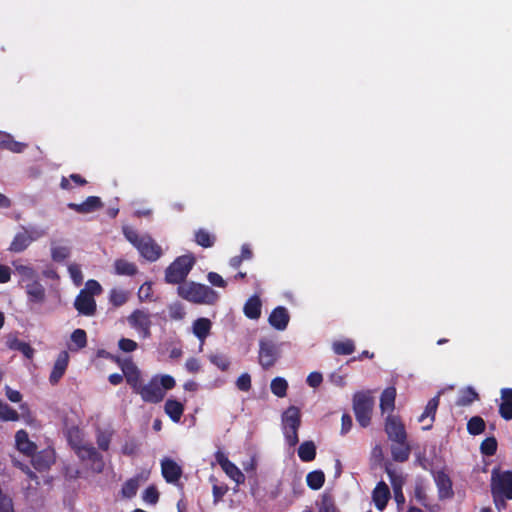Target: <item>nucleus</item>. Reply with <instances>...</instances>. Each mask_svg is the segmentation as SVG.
<instances>
[{
	"mask_svg": "<svg viewBox=\"0 0 512 512\" xmlns=\"http://www.w3.org/2000/svg\"><path fill=\"white\" fill-rule=\"evenodd\" d=\"M262 302L259 296L253 295L245 302L243 307L244 315L252 320H258L261 316Z\"/></svg>",
	"mask_w": 512,
	"mask_h": 512,
	"instance_id": "nucleus-22",
	"label": "nucleus"
},
{
	"mask_svg": "<svg viewBox=\"0 0 512 512\" xmlns=\"http://www.w3.org/2000/svg\"><path fill=\"white\" fill-rule=\"evenodd\" d=\"M16 272L21 277V282H32L37 279V272L31 267L23 264L13 263Z\"/></svg>",
	"mask_w": 512,
	"mask_h": 512,
	"instance_id": "nucleus-37",
	"label": "nucleus"
},
{
	"mask_svg": "<svg viewBox=\"0 0 512 512\" xmlns=\"http://www.w3.org/2000/svg\"><path fill=\"white\" fill-rule=\"evenodd\" d=\"M162 476L167 483H176L182 476V468L172 459L165 458L161 462Z\"/></svg>",
	"mask_w": 512,
	"mask_h": 512,
	"instance_id": "nucleus-14",
	"label": "nucleus"
},
{
	"mask_svg": "<svg viewBox=\"0 0 512 512\" xmlns=\"http://www.w3.org/2000/svg\"><path fill=\"white\" fill-rule=\"evenodd\" d=\"M280 358V350L274 341L261 339L259 341L258 362L264 370L273 367Z\"/></svg>",
	"mask_w": 512,
	"mask_h": 512,
	"instance_id": "nucleus-8",
	"label": "nucleus"
},
{
	"mask_svg": "<svg viewBox=\"0 0 512 512\" xmlns=\"http://www.w3.org/2000/svg\"><path fill=\"white\" fill-rule=\"evenodd\" d=\"M139 488V480L138 478H130L124 482L121 489V494L124 498H133L138 491Z\"/></svg>",
	"mask_w": 512,
	"mask_h": 512,
	"instance_id": "nucleus-45",
	"label": "nucleus"
},
{
	"mask_svg": "<svg viewBox=\"0 0 512 512\" xmlns=\"http://www.w3.org/2000/svg\"><path fill=\"white\" fill-rule=\"evenodd\" d=\"M307 486L312 490H319L325 483V474L321 470H314L306 476Z\"/></svg>",
	"mask_w": 512,
	"mask_h": 512,
	"instance_id": "nucleus-35",
	"label": "nucleus"
},
{
	"mask_svg": "<svg viewBox=\"0 0 512 512\" xmlns=\"http://www.w3.org/2000/svg\"><path fill=\"white\" fill-rule=\"evenodd\" d=\"M332 348L337 355H350L355 351L354 342L350 339L335 341Z\"/></svg>",
	"mask_w": 512,
	"mask_h": 512,
	"instance_id": "nucleus-43",
	"label": "nucleus"
},
{
	"mask_svg": "<svg viewBox=\"0 0 512 512\" xmlns=\"http://www.w3.org/2000/svg\"><path fill=\"white\" fill-rule=\"evenodd\" d=\"M114 272L120 276H134L138 272L137 266L125 259H116L114 262Z\"/></svg>",
	"mask_w": 512,
	"mask_h": 512,
	"instance_id": "nucleus-30",
	"label": "nucleus"
},
{
	"mask_svg": "<svg viewBox=\"0 0 512 512\" xmlns=\"http://www.w3.org/2000/svg\"><path fill=\"white\" fill-rule=\"evenodd\" d=\"M122 373L126 379L127 384L131 387L132 391L137 394L143 385L141 371L131 358H125L123 360Z\"/></svg>",
	"mask_w": 512,
	"mask_h": 512,
	"instance_id": "nucleus-11",
	"label": "nucleus"
},
{
	"mask_svg": "<svg viewBox=\"0 0 512 512\" xmlns=\"http://www.w3.org/2000/svg\"><path fill=\"white\" fill-rule=\"evenodd\" d=\"M491 494L498 509L505 508V500H512V471H501L498 467L491 472Z\"/></svg>",
	"mask_w": 512,
	"mask_h": 512,
	"instance_id": "nucleus-2",
	"label": "nucleus"
},
{
	"mask_svg": "<svg viewBox=\"0 0 512 512\" xmlns=\"http://www.w3.org/2000/svg\"><path fill=\"white\" fill-rule=\"evenodd\" d=\"M438 405H439V395H436L435 397L431 398L428 401V403L425 407V410L419 417L418 421L423 422L426 418H430L431 422H433L435 419Z\"/></svg>",
	"mask_w": 512,
	"mask_h": 512,
	"instance_id": "nucleus-41",
	"label": "nucleus"
},
{
	"mask_svg": "<svg viewBox=\"0 0 512 512\" xmlns=\"http://www.w3.org/2000/svg\"><path fill=\"white\" fill-rule=\"evenodd\" d=\"M414 496L415 499L423 506L427 507L428 503V497L425 491V488L422 485H416L414 489Z\"/></svg>",
	"mask_w": 512,
	"mask_h": 512,
	"instance_id": "nucleus-61",
	"label": "nucleus"
},
{
	"mask_svg": "<svg viewBox=\"0 0 512 512\" xmlns=\"http://www.w3.org/2000/svg\"><path fill=\"white\" fill-rule=\"evenodd\" d=\"M83 290L94 297V295H99L102 292V287L98 281L91 279L86 282Z\"/></svg>",
	"mask_w": 512,
	"mask_h": 512,
	"instance_id": "nucleus-58",
	"label": "nucleus"
},
{
	"mask_svg": "<svg viewBox=\"0 0 512 512\" xmlns=\"http://www.w3.org/2000/svg\"><path fill=\"white\" fill-rule=\"evenodd\" d=\"M75 309L81 315L92 316L96 313V301L89 293L81 290L74 302Z\"/></svg>",
	"mask_w": 512,
	"mask_h": 512,
	"instance_id": "nucleus-12",
	"label": "nucleus"
},
{
	"mask_svg": "<svg viewBox=\"0 0 512 512\" xmlns=\"http://www.w3.org/2000/svg\"><path fill=\"white\" fill-rule=\"evenodd\" d=\"M236 387L243 392H248L251 387V376L248 373L241 374L237 381H236Z\"/></svg>",
	"mask_w": 512,
	"mask_h": 512,
	"instance_id": "nucleus-56",
	"label": "nucleus"
},
{
	"mask_svg": "<svg viewBox=\"0 0 512 512\" xmlns=\"http://www.w3.org/2000/svg\"><path fill=\"white\" fill-rule=\"evenodd\" d=\"M152 296V285L149 282L144 283L141 285L138 291V297L140 300H150Z\"/></svg>",
	"mask_w": 512,
	"mask_h": 512,
	"instance_id": "nucleus-63",
	"label": "nucleus"
},
{
	"mask_svg": "<svg viewBox=\"0 0 512 512\" xmlns=\"http://www.w3.org/2000/svg\"><path fill=\"white\" fill-rule=\"evenodd\" d=\"M129 298V293L122 289L114 288L110 291L109 301L114 307H120L124 305Z\"/></svg>",
	"mask_w": 512,
	"mask_h": 512,
	"instance_id": "nucleus-44",
	"label": "nucleus"
},
{
	"mask_svg": "<svg viewBox=\"0 0 512 512\" xmlns=\"http://www.w3.org/2000/svg\"><path fill=\"white\" fill-rule=\"evenodd\" d=\"M137 249L150 262L158 260L162 254L161 247L151 237H145Z\"/></svg>",
	"mask_w": 512,
	"mask_h": 512,
	"instance_id": "nucleus-13",
	"label": "nucleus"
},
{
	"mask_svg": "<svg viewBox=\"0 0 512 512\" xmlns=\"http://www.w3.org/2000/svg\"><path fill=\"white\" fill-rule=\"evenodd\" d=\"M71 341L78 349L84 348L87 345V334L85 330L75 329L71 334Z\"/></svg>",
	"mask_w": 512,
	"mask_h": 512,
	"instance_id": "nucleus-51",
	"label": "nucleus"
},
{
	"mask_svg": "<svg viewBox=\"0 0 512 512\" xmlns=\"http://www.w3.org/2000/svg\"><path fill=\"white\" fill-rule=\"evenodd\" d=\"M70 180L73 181L78 186H84L87 184V181L80 174H71L69 178L62 177L60 181V187L63 190H71L72 186L70 184Z\"/></svg>",
	"mask_w": 512,
	"mask_h": 512,
	"instance_id": "nucleus-48",
	"label": "nucleus"
},
{
	"mask_svg": "<svg viewBox=\"0 0 512 512\" xmlns=\"http://www.w3.org/2000/svg\"><path fill=\"white\" fill-rule=\"evenodd\" d=\"M15 441L17 449L24 454L32 456L36 452L37 446L29 440L28 433L25 430L16 432Z\"/></svg>",
	"mask_w": 512,
	"mask_h": 512,
	"instance_id": "nucleus-21",
	"label": "nucleus"
},
{
	"mask_svg": "<svg viewBox=\"0 0 512 512\" xmlns=\"http://www.w3.org/2000/svg\"><path fill=\"white\" fill-rule=\"evenodd\" d=\"M0 419L3 421H17L19 414L15 409L0 400Z\"/></svg>",
	"mask_w": 512,
	"mask_h": 512,
	"instance_id": "nucleus-47",
	"label": "nucleus"
},
{
	"mask_svg": "<svg viewBox=\"0 0 512 512\" xmlns=\"http://www.w3.org/2000/svg\"><path fill=\"white\" fill-rule=\"evenodd\" d=\"M212 328V323L210 319L201 317L196 319L193 322L192 325V331L193 334L201 341L204 342V340L209 336Z\"/></svg>",
	"mask_w": 512,
	"mask_h": 512,
	"instance_id": "nucleus-23",
	"label": "nucleus"
},
{
	"mask_svg": "<svg viewBox=\"0 0 512 512\" xmlns=\"http://www.w3.org/2000/svg\"><path fill=\"white\" fill-rule=\"evenodd\" d=\"M67 207L79 214H87L99 210L103 207V203L98 196H89L80 204L68 203Z\"/></svg>",
	"mask_w": 512,
	"mask_h": 512,
	"instance_id": "nucleus-18",
	"label": "nucleus"
},
{
	"mask_svg": "<svg viewBox=\"0 0 512 512\" xmlns=\"http://www.w3.org/2000/svg\"><path fill=\"white\" fill-rule=\"evenodd\" d=\"M25 147L26 145L24 143L13 140L8 134L4 135L0 140V148L7 149L14 153H21Z\"/></svg>",
	"mask_w": 512,
	"mask_h": 512,
	"instance_id": "nucleus-39",
	"label": "nucleus"
},
{
	"mask_svg": "<svg viewBox=\"0 0 512 512\" xmlns=\"http://www.w3.org/2000/svg\"><path fill=\"white\" fill-rule=\"evenodd\" d=\"M177 294L182 299L195 304H214L217 293L207 285L196 282H185L177 287Z\"/></svg>",
	"mask_w": 512,
	"mask_h": 512,
	"instance_id": "nucleus-3",
	"label": "nucleus"
},
{
	"mask_svg": "<svg viewBox=\"0 0 512 512\" xmlns=\"http://www.w3.org/2000/svg\"><path fill=\"white\" fill-rule=\"evenodd\" d=\"M124 234L127 240L136 248L139 246V243L145 238L144 236H140L135 230L130 229H125Z\"/></svg>",
	"mask_w": 512,
	"mask_h": 512,
	"instance_id": "nucleus-62",
	"label": "nucleus"
},
{
	"mask_svg": "<svg viewBox=\"0 0 512 512\" xmlns=\"http://www.w3.org/2000/svg\"><path fill=\"white\" fill-rule=\"evenodd\" d=\"M164 410L173 422H179L184 412V405L177 400L168 399Z\"/></svg>",
	"mask_w": 512,
	"mask_h": 512,
	"instance_id": "nucleus-28",
	"label": "nucleus"
},
{
	"mask_svg": "<svg viewBox=\"0 0 512 512\" xmlns=\"http://www.w3.org/2000/svg\"><path fill=\"white\" fill-rule=\"evenodd\" d=\"M54 463L52 451H42L33 458L34 467L39 470H46Z\"/></svg>",
	"mask_w": 512,
	"mask_h": 512,
	"instance_id": "nucleus-31",
	"label": "nucleus"
},
{
	"mask_svg": "<svg viewBox=\"0 0 512 512\" xmlns=\"http://www.w3.org/2000/svg\"><path fill=\"white\" fill-rule=\"evenodd\" d=\"M486 423L480 416H473L467 422V431L470 435L476 436L485 431Z\"/></svg>",
	"mask_w": 512,
	"mask_h": 512,
	"instance_id": "nucleus-38",
	"label": "nucleus"
},
{
	"mask_svg": "<svg viewBox=\"0 0 512 512\" xmlns=\"http://www.w3.org/2000/svg\"><path fill=\"white\" fill-rule=\"evenodd\" d=\"M128 324L135 329L143 339L151 337V315L148 311L135 309L128 317Z\"/></svg>",
	"mask_w": 512,
	"mask_h": 512,
	"instance_id": "nucleus-9",
	"label": "nucleus"
},
{
	"mask_svg": "<svg viewBox=\"0 0 512 512\" xmlns=\"http://www.w3.org/2000/svg\"><path fill=\"white\" fill-rule=\"evenodd\" d=\"M142 498L146 503L155 505L159 500V492L155 486L151 485L144 490Z\"/></svg>",
	"mask_w": 512,
	"mask_h": 512,
	"instance_id": "nucleus-52",
	"label": "nucleus"
},
{
	"mask_svg": "<svg viewBox=\"0 0 512 512\" xmlns=\"http://www.w3.org/2000/svg\"><path fill=\"white\" fill-rule=\"evenodd\" d=\"M300 425V409L296 406H289L282 414V430L290 447H294L299 442L298 429Z\"/></svg>",
	"mask_w": 512,
	"mask_h": 512,
	"instance_id": "nucleus-7",
	"label": "nucleus"
},
{
	"mask_svg": "<svg viewBox=\"0 0 512 512\" xmlns=\"http://www.w3.org/2000/svg\"><path fill=\"white\" fill-rule=\"evenodd\" d=\"M411 454V446L408 440L395 441L391 445V455L396 462H406Z\"/></svg>",
	"mask_w": 512,
	"mask_h": 512,
	"instance_id": "nucleus-19",
	"label": "nucleus"
},
{
	"mask_svg": "<svg viewBox=\"0 0 512 512\" xmlns=\"http://www.w3.org/2000/svg\"><path fill=\"white\" fill-rule=\"evenodd\" d=\"M270 389L275 396L283 398L287 394L288 382L282 377H275L271 381Z\"/></svg>",
	"mask_w": 512,
	"mask_h": 512,
	"instance_id": "nucleus-40",
	"label": "nucleus"
},
{
	"mask_svg": "<svg viewBox=\"0 0 512 512\" xmlns=\"http://www.w3.org/2000/svg\"><path fill=\"white\" fill-rule=\"evenodd\" d=\"M396 388L393 386L383 390L380 397V409L382 413L393 412L395 408Z\"/></svg>",
	"mask_w": 512,
	"mask_h": 512,
	"instance_id": "nucleus-24",
	"label": "nucleus"
},
{
	"mask_svg": "<svg viewBox=\"0 0 512 512\" xmlns=\"http://www.w3.org/2000/svg\"><path fill=\"white\" fill-rule=\"evenodd\" d=\"M498 443L495 437H487L480 445V452L485 456H493L497 452Z\"/></svg>",
	"mask_w": 512,
	"mask_h": 512,
	"instance_id": "nucleus-46",
	"label": "nucleus"
},
{
	"mask_svg": "<svg viewBox=\"0 0 512 512\" xmlns=\"http://www.w3.org/2000/svg\"><path fill=\"white\" fill-rule=\"evenodd\" d=\"M209 360L221 371H227L230 367V360L224 354H211Z\"/></svg>",
	"mask_w": 512,
	"mask_h": 512,
	"instance_id": "nucleus-50",
	"label": "nucleus"
},
{
	"mask_svg": "<svg viewBox=\"0 0 512 512\" xmlns=\"http://www.w3.org/2000/svg\"><path fill=\"white\" fill-rule=\"evenodd\" d=\"M374 408V398L370 391L357 392L353 396V410L357 422L363 428L371 423V416Z\"/></svg>",
	"mask_w": 512,
	"mask_h": 512,
	"instance_id": "nucleus-6",
	"label": "nucleus"
},
{
	"mask_svg": "<svg viewBox=\"0 0 512 512\" xmlns=\"http://www.w3.org/2000/svg\"><path fill=\"white\" fill-rule=\"evenodd\" d=\"M298 456L303 462H311L316 457V446L312 441L303 442L298 448Z\"/></svg>",
	"mask_w": 512,
	"mask_h": 512,
	"instance_id": "nucleus-32",
	"label": "nucleus"
},
{
	"mask_svg": "<svg viewBox=\"0 0 512 512\" xmlns=\"http://www.w3.org/2000/svg\"><path fill=\"white\" fill-rule=\"evenodd\" d=\"M511 389L504 388L501 391L502 403L499 406L500 416L506 420H512V397Z\"/></svg>",
	"mask_w": 512,
	"mask_h": 512,
	"instance_id": "nucleus-26",
	"label": "nucleus"
},
{
	"mask_svg": "<svg viewBox=\"0 0 512 512\" xmlns=\"http://www.w3.org/2000/svg\"><path fill=\"white\" fill-rule=\"evenodd\" d=\"M175 385V379L171 375H154L147 384L141 386L137 394L144 402L157 404L164 399L166 391L173 389Z\"/></svg>",
	"mask_w": 512,
	"mask_h": 512,
	"instance_id": "nucleus-1",
	"label": "nucleus"
},
{
	"mask_svg": "<svg viewBox=\"0 0 512 512\" xmlns=\"http://www.w3.org/2000/svg\"><path fill=\"white\" fill-rule=\"evenodd\" d=\"M318 512H340L331 493L324 492L317 503Z\"/></svg>",
	"mask_w": 512,
	"mask_h": 512,
	"instance_id": "nucleus-33",
	"label": "nucleus"
},
{
	"mask_svg": "<svg viewBox=\"0 0 512 512\" xmlns=\"http://www.w3.org/2000/svg\"><path fill=\"white\" fill-rule=\"evenodd\" d=\"M290 320L288 310L284 306H277L269 315L268 322L276 330L283 331Z\"/></svg>",
	"mask_w": 512,
	"mask_h": 512,
	"instance_id": "nucleus-17",
	"label": "nucleus"
},
{
	"mask_svg": "<svg viewBox=\"0 0 512 512\" xmlns=\"http://www.w3.org/2000/svg\"><path fill=\"white\" fill-rule=\"evenodd\" d=\"M306 381L310 387L316 388L322 383L323 377L319 372H311Z\"/></svg>",
	"mask_w": 512,
	"mask_h": 512,
	"instance_id": "nucleus-64",
	"label": "nucleus"
},
{
	"mask_svg": "<svg viewBox=\"0 0 512 512\" xmlns=\"http://www.w3.org/2000/svg\"><path fill=\"white\" fill-rule=\"evenodd\" d=\"M78 436V428H72L68 432V442L82 461H89L93 472L102 473L105 467L103 456L92 444H83L73 441V435Z\"/></svg>",
	"mask_w": 512,
	"mask_h": 512,
	"instance_id": "nucleus-4",
	"label": "nucleus"
},
{
	"mask_svg": "<svg viewBox=\"0 0 512 512\" xmlns=\"http://www.w3.org/2000/svg\"><path fill=\"white\" fill-rule=\"evenodd\" d=\"M477 399L478 393L472 387H467L462 391L461 396L457 401V404L460 406H467Z\"/></svg>",
	"mask_w": 512,
	"mask_h": 512,
	"instance_id": "nucleus-49",
	"label": "nucleus"
},
{
	"mask_svg": "<svg viewBox=\"0 0 512 512\" xmlns=\"http://www.w3.org/2000/svg\"><path fill=\"white\" fill-rule=\"evenodd\" d=\"M385 471H386V473L389 477V480L393 486V490L396 489L397 487L402 488V485L404 482L403 477L389 466H386Z\"/></svg>",
	"mask_w": 512,
	"mask_h": 512,
	"instance_id": "nucleus-55",
	"label": "nucleus"
},
{
	"mask_svg": "<svg viewBox=\"0 0 512 512\" xmlns=\"http://www.w3.org/2000/svg\"><path fill=\"white\" fill-rule=\"evenodd\" d=\"M7 346L11 350L21 352L27 359H32L34 357V348L29 343L24 342L17 337L8 339Z\"/></svg>",
	"mask_w": 512,
	"mask_h": 512,
	"instance_id": "nucleus-27",
	"label": "nucleus"
},
{
	"mask_svg": "<svg viewBox=\"0 0 512 512\" xmlns=\"http://www.w3.org/2000/svg\"><path fill=\"white\" fill-rule=\"evenodd\" d=\"M208 281L216 287L225 288L227 286V282L223 279V277L216 272H209L207 275Z\"/></svg>",
	"mask_w": 512,
	"mask_h": 512,
	"instance_id": "nucleus-59",
	"label": "nucleus"
},
{
	"mask_svg": "<svg viewBox=\"0 0 512 512\" xmlns=\"http://www.w3.org/2000/svg\"><path fill=\"white\" fill-rule=\"evenodd\" d=\"M225 466L222 468L223 471L237 484H242L245 481V475L242 471L233 463H224Z\"/></svg>",
	"mask_w": 512,
	"mask_h": 512,
	"instance_id": "nucleus-42",
	"label": "nucleus"
},
{
	"mask_svg": "<svg viewBox=\"0 0 512 512\" xmlns=\"http://www.w3.org/2000/svg\"><path fill=\"white\" fill-rule=\"evenodd\" d=\"M119 349L123 352H133L138 348L137 342L129 338H121L118 342Z\"/></svg>",
	"mask_w": 512,
	"mask_h": 512,
	"instance_id": "nucleus-57",
	"label": "nucleus"
},
{
	"mask_svg": "<svg viewBox=\"0 0 512 512\" xmlns=\"http://www.w3.org/2000/svg\"><path fill=\"white\" fill-rule=\"evenodd\" d=\"M32 242V238L27 231L17 233L9 247L11 252L20 253L24 251Z\"/></svg>",
	"mask_w": 512,
	"mask_h": 512,
	"instance_id": "nucleus-29",
	"label": "nucleus"
},
{
	"mask_svg": "<svg viewBox=\"0 0 512 512\" xmlns=\"http://www.w3.org/2000/svg\"><path fill=\"white\" fill-rule=\"evenodd\" d=\"M434 480L438 489L439 499H449L454 495L452 481L444 471H437Z\"/></svg>",
	"mask_w": 512,
	"mask_h": 512,
	"instance_id": "nucleus-16",
	"label": "nucleus"
},
{
	"mask_svg": "<svg viewBox=\"0 0 512 512\" xmlns=\"http://www.w3.org/2000/svg\"><path fill=\"white\" fill-rule=\"evenodd\" d=\"M167 310L168 317L172 321H182L186 317L185 306L179 301L168 304Z\"/></svg>",
	"mask_w": 512,
	"mask_h": 512,
	"instance_id": "nucleus-36",
	"label": "nucleus"
},
{
	"mask_svg": "<svg viewBox=\"0 0 512 512\" xmlns=\"http://www.w3.org/2000/svg\"><path fill=\"white\" fill-rule=\"evenodd\" d=\"M195 264L192 255L177 257L165 270V282L168 284L182 285Z\"/></svg>",
	"mask_w": 512,
	"mask_h": 512,
	"instance_id": "nucleus-5",
	"label": "nucleus"
},
{
	"mask_svg": "<svg viewBox=\"0 0 512 512\" xmlns=\"http://www.w3.org/2000/svg\"><path fill=\"white\" fill-rule=\"evenodd\" d=\"M68 271L74 283L80 285L83 281V275L80 267L77 264H71L68 267Z\"/></svg>",
	"mask_w": 512,
	"mask_h": 512,
	"instance_id": "nucleus-60",
	"label": "nucleus"
},
{
	"mask_svg": "<svg viewBox=\"0 0 512 512\" xmlns=\"http://www.w3.org/2000/svg\"><path fill=\"white\" fill-rule=\"evenodd\" d=\"M69 363V354L67 351H61L54 363L53 369L49 376L52 385H56L65 374Z\"/></svg>",
	"mask_w": 512,
	"mask_h": 512,
	"instance_id": "nucleus-15",
	"label": "nucleus"
},
{
	"mask_svg": "<svg viewBox=\"0 0 512 512\" xmlns=\"http://www.w3.org/2000/svg\"><path fill=\"white\" fill-rule=\"evenodd\" d=\"M372 498L376 508L383 510L390 499L389 487L384 482H379L373 490Z\"/></svg>",
	"mask_w": 512,
	"mask_h": 512,
	"instance_id": "nucleus-20",
	"label": "nucleus"
},
{
	"mask_svg": "<svg viewBox=\"0 0 512 512\" xmlns=\"http://www.w3.org/2000/svg\"><path fill=\"white\" fill-rule=\"evenodd\" d=\"M194 238L195 242L203 248H210L214 246L216 242V237L203 228L195 231Z\"/></svg>",
	"mask_w": 512,
	"mask_h": 512,
	"instance_id": "nucleus-34",
	"label": "nucleus"
},
{
	"mask_svg": "<svg viewBox=\"0 0 512 512\" xmlns=\"http://www.w3.org/2000/svg\"><path fill=\"white\" fill-rule=\"evenodd\" d=\"M70 255V250L64 246L53 247L51 250V257L56 262H61L68 258Z\"/></svg>",
	"mask_w": 512,
	"mask_h": 512,
	"instance_id": "nucleus-54",
	"label": "nucleus"
},
{
	"mask_svg": "<svg viewBox=\"0 0 512 512\" xmlns=\"http://www.w3.org/2000/svg\"><path fill=\"white\" fill-rule=\"evenodd\" d=\"M111 433L98 431L96 435V442L100 450L107 451L111 443Z\"/></svg>",
	"mask_w": 512,
	"mask_h": 512,
	"instance_id": "nucleus-53",
	"label": "nucleus"
},
{
	"mask_svg": "<svg viewBox=\"0 0 512 512\" xmlns=\"http://www.w3.org/2000/svg\"><path fill=\"white\" fill-rule=\"evenodd\" d=\"M384 430L391 442L407 440L405 425L399 416L389 414L385 419Z\"/></svg>",
	"mask_w": 512,
	"mask_h": 512,
	"instance_id": "nucleus-10",
	"label": "nucleus"
},
{
	"mask_svg": "<svg viewBox=\"0 0 512 512\" xmlns=\"http://www.w3.org/2000/svg\"><path fill=\"white\" fill-rule=\"evenodd\" d=\"M26 293L29 301L41 303L45 299V289L38 279L26 284Z\"/></svg>",
	"mask_w": 512,
	"mask_h": 512,
	"instance_id": "nucleus-25",
	"label": "nucleus"
}]
</instances>
